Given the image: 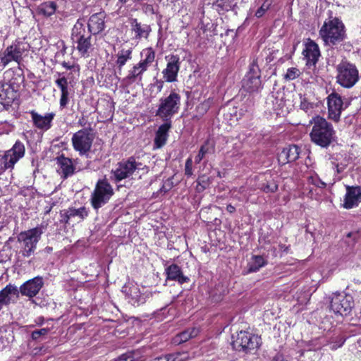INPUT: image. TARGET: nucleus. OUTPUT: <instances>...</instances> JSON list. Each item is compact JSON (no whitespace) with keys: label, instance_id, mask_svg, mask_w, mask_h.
<instances>
[{"label":"nucleus","instance_id":"nucleus-1","mask_svg":"<svg viewBox=\"0 0 361 361\" xmlns=\"http://www.w3.org/2000/svg\"><path fill=\"white\" fill-rule=\"evenodd\" d=\"M310 123L312 125L310 133L311 141L321 147H328L335 138V130L331 123L320 116L313 117Z\"/></svg>","mask_w":361,"mask_h":361},{"label":"nucleus","instance_id":"nucleus-2","mask_svg":"<svg viewBox=\"0 0 361 361\" xmlns=\"http://www.w3.org/2000/svg\"><path fill=\"white\" fill-rule=\"evenodd\" d=\"M5 74L4 80L0 82V104L7 109L18 97L23 78L10 71L6 72Z\"/></svg>","mask_w":361,"mask_h":361},{"label":"nucleus","instance_id":"nucleus-3","mask_svg":"<svg viewBox=\"0 0 361 361\" xmlns=\"http://www.w3.org/2000/svg\"><path fill=\"white\" fill-rule=\"evenodd\" d=\"M324 45L334 47L341 43L346 37L345 25L337 18L326 20L319 32Z\"/></svg>","mask_w":361,"mask_h":361},{"label":"nucleus","instance_id":"nucleus-4","mask_svg":"<svg viewBox=\"0 0 361 361\" xmlns=\"http://www.w3.org/2000/svg\"><path fill=\"white\" fill-rule=\"evenodd\" d=\"M141 57L142 59L135 64L128 71L127 75L122 79V82L125 85H130L137 80L142 81L143 73L147 71L154 61L155 52L151 47L146 48L141 51Z\"/></svg>","mask_w":361,"mask_h":361},{"label":"nucleus","instance_id":"nucleus-5","mask_svg":"<svg viewBox=\"0 0 361 361\" xmlns=\"http://www.w3.org/2000/svg\"><path fill=\"white\" fill-rule=\"evenodd\" d=\"M46 229V226L40 225L35 228L21 232L18 236V242L22 243V255L25 257L31 256L41 238L42 234Z\"/></svg>","mask_w":361,"mask_h":361},{"label":"nucleus","instance_id":"nucleus-6","mask_svg":"<svg viewBox=\"0 0 361 361\" xmlns=\"http://www.w3.org/2000/svg\"><path fill=\"white\" fill-rule=\"evenodd\" d=\"M180 106V96L177 92L172 91L169 96L159 99L156 116L164 121H170L171 118L178 112Z\"/></svg>","mask_w":361,"mask_h":361},{"label":"nucleus","instance_id":"nucleus-7","mask_svg":"<svg viewBox=\"0 0 361 361\" xmlns=\"http://www.w3.org/2000/svg\"><path fill=\"white\" fill-rule=\"evenodd\" d=\"M336 82L343 87L351 88L359 80V71L356 66L347 61H342L336 66Z\"/></svg>","mask_w":361,"mask_h":361},{"label":"nucleus","instance_id":"nucleus-8","mask_svg":"<svg viewBox=\"0 0 361 361\" xmlns=\"http://www.w3.org/2000/svg\"><path fill=\"white\" fill-rule=\"evenodd\" d=\"M261 345V338L247 331H240L232 341L233 348L246 354L251 353Z\"/></svg>","mask_w":361,"mask_h":361},{"label":"nucleus","instance_id":"nucleus-9","mask_svg":"<svg viewBox=\"0 0 361 361\" xmlns=\"http://www.w3.org/2000/svg\"><path fill=\"white\" fill-rule=\"evenodd\" d=\"M354 306V300L351 295L345 293H333L330 301V309L341 316L348 315Z\"/></svg>","mask_w":361,"mask_h":361},{"label":"nucleus","instance_id":"nucleus-10","mask_svg":"<svg viewBox=\"0 0 361 361\" xmlns=\"http://www.w3.org/2000/svg\"><path fill=\"white\" fill-rule=\"evenodd\" d=\"M25 154V146L20 142L16 141L13 147L7 150L0 157V173L7 169H12L16 163Z\"/></svg>","mask_w":361,"mask_h":361},{"label":"nucleus","instance_id":"nucleus-11","mask_svg":"<svg viewBox=\"0 0 361 361\" xmlns=\"http://www.w3.org/2000/svg\"><path fill=\"white\" fill-rule=\"evenodd\" d=\"M242 88L250 93L258 92L262 89L260 71L255 61L250 65L249 71L242 81Z\"/></svg>","mask_w":361,"mask_h":361},{"label":"nucleus","instance_id":"nucleus-12","mask_svg":"<svg viewBox=\"0 0 361 361\" xmlns=\"http://www.w3.org/2000/svg\"><path fill=\"white\" fill-rule=\"evenodd\" d=\"M73 39L77 43V49L82 55H88L92 48L91 35H85V29L82 23H77L73 28Z\"/></svg>","mask_w":361,"mask_h":361},{"label":"nucleus","instance_id":"nucleus-13","mask_svg":"<svg viewBox=\"0 0 361 361\" xmlns=\"http://www.w3.org/2000/svg\"><path fill=\"white\" fill-rule=\"evenodd\" d=\"M326 100L329 118L335 122L339 121L341 112L348 106V104L345 103L342 97L335 92L331 93Z\"/></svg>","mask_w":361,"mask_h":361},{"label":"nucleus","instance_id":"nucleus-14","mask_svg":"<svg viewBox=\"0 0 361 361\" xmlns=\"http://www.w3.org/2000/svg\"><path fill=\"white\" fill-rule=\"evenodd\" d=\"M71 141L73 149L82 156L90 152L93 142V136L86 130H80L73 134Z\"/></svg>","mask_w":361,"mask_h":361},{"label":"nucleus","instance_id":"nucleus-15","mask_svg":"<svg viewBox=\"0 0 361 361\" xmlns=\"http://www.w3.org/2000/svg\"><path fill=\"white\" fill-rule=\"evenodd\" d=\"M141 163L137 162L133 157L127 161H121L118 164L117 168L113 171L114 176L116 182L131 176L136 170L140 169Z\"/></svg>","mask_w":361,"mask_h":361},{"label":"nucleus","instance_id":"nucleus-16","mask_svg":"<svg viewBox=\"0 0 361 361\" xmlns=\"http://www.w3.org/2000/svg\"><path fill=\"white\" fill-rule=\"evenodd\" d=\"M167 61L166 67L162 71L164 80L168 82L177 80L178 73L180 70V57L178 55H168L165 56Z\"/></svg>","mask_w":361,"mask_h":361},{"label":"nucleus","instance_id":"nucleus-17","mask_svg":"<svg viewBox=\"0 0 361 361\" xmlns=\"http://www.w3.org/2000/svg\"><path fill=\"white\" fill-rule=\"evenodd\" d=\"M44 286V280L41 276H36L23 283L19 288L20 294L32 298L36 296Z\"/></svg>","mask_w":361,"mask_h":361},{"label":"nucleus","instance_id":"nucleus-18","mask_svg":"<svg viewBox=\"0 0 361 361\" xmlns=\"http://www.w3.org/2000/svg\"><path fill=\"white\" fill-rule=\"evenodd\" d=\"M20 297L18 288L11 283H8L0 291V310L4 307L10 304H15Z\"/></svg>","mask_w":361,"mask_h":361},{"label":"nucleus","instance_id":"nucleus-19","mask_svg":"<svg viewBox=\"0 0 361 361\" xmlns=\"http://www.w3.org/2000/svg\"><path fill=\"white\" fill-rule=\"evenodd\" d=\"M113 195V189L105 180H99L92 194V203H101L108 201Z\"/></svg>","mask_w":361,"mask_h":361},{"label":"nucleus","instance_id":"nucleus-20","mask_svg":"<svg viewBox=\"0 0 361 361\" xmlns=\"http://www.w3.org/2000/svg\"><path fill=\"white\" fill-rule=\"evenodd\" d=\"M55 159L59 166L58 171L62 178L66 179L75 173L76 160L66 157L63 154L56 157Z\"/></svg>","mask_w":361,"mask_h":361},{"label":"nucleus","instance_id":"nucleus-21","mask_svg":"<svg viewBox=\"0 0 361 361\" xmlns=\"http://www.w3.org/2000/svg\"><path fill=\"white\" fill-rule=\"evenodd\" d=\"M21 43H17L8 47L2 55H0L1 62L3 67H5L11 61L18 62L22 58L24 48Z\"/></svg>","mask_w":361,"mask_h":361},{"label":"nucleus","instance_id":"nucleus-22","mask_svg":"<svg viewBox=\"0 0 361 361\" xmlns=\"http://www.w3.org/2000/svg\"><path fill=\"white\" fill-rule=\"evenodd\" d=\"M30 114L31 115L34 126L39 130L44 131L51 128L52 121L55 116V114L53 112L41 115L35 110L30 111Z\"/></svg>","mask_w":361,"mask_h":361},{"label":"nucleus","instance_id":"nucleus-23","mask_svg":"<svg viewBox=\"0 0 361 361\" xmlns=\"http://www.w3.org/2000/svg\"><path fill=\"white\" fill-rule=\"evenodd\" d=\"M130 30L134 35L133 38L135 40H140L142 39H147L151 31L149 25L138 22L136 18L130 19Z\"/></svg>","mask_w":361,"mask_h":361},{"label":"nucleus","instance_id":"nucleus-24","mask_svg":"<svg viewBox=\"0 0 361 361\" xmlns=\"http://www.w3.org/2000/svg\"><path fill=\"white\" fill-rule=\"evenodd\" d=\"M302 54L308 66H314L320 56V51L318 44L313 40L309 39L305 44V48Z\"/></svg>","mask_w":361,"mask_h":361},{"label":"nucleus","instance_id":"nucleus-25","mask_svg":"<svg viewBox=\"0 0 361 361\" xmlns=\"http://www.w3.org/2000/svg\"><path fill=\"white\" fill-rule=\"evenodd\" d=\"M106 13L99 12L90 16L88 20V30L90 33L97 35L101 32L105 27Z\"/></svg>","mask_w":361,"mask_h":361},{"label":"nucleus","instance_id":"nucleus-26","mask_svg":"<svg viewBox=\"0 0 361 361\" xmlns=\"http://www.w3.org/2000/svg\"><path fill=\"white\" fill-rule=\"evenodd\" d=\"M123 292L126 293L133 305H139L143 304L146 301L147 296L144 293H141L137 285L130 286H125L123 287Z\"/></svg>","mask_w":361,"mask_h":361},{"label":"nucleus","instance_id":"nucleus-27","mask_svg":"<svg viewBox=\"0 0 361 361\" xmlns=\"http://www.w3.org/2000/svg\"><path fill=\"white\" fill-rule=\"evenodd\" d=\"M300 148L297 145H290L284 148L279 154V160L283 164L293 162L299 158Z\"/></svg>","mask_w":361,"mask_h":361},{"label":"nucleus","instance_id":"nucleus-28","mask_svg":"<svg viewBox=\"0 0 361 361\" xmlns=\"http://www.w3.org/2000/svg\"><path fill=\"white\" fill-rule=\"evenodd\" d=\"M58 75L59 78L56 80L55 82L61 92L60 106L64 108L68 102V80L63 74L59 73Z\"/></svg>","mask_w":361,"mask_h":361},{"label":"nucleus","instance_id":"nucleus-29","mask_svg":"<svg viewBox=\"0 0 361 361\" xmlns=\"http://www.w3.org/2000/svg\"><path fill=\"white\" fill-rule=\"evenodd\" d=\"M167 279L176 281L183 284L188 281L189 279L183 276L180 268L177 264H171L166 269Z\"/></svg>","mask_w":361,"mask_h":361},{"label":"nucleus","instance_id":"nucleus-30","mask_svg":"<svg viewBox=\"0 0 361 361\" xmlns=\"http://www.w3.org/2000/svg\"><path fill=\"white\" fill-rule=\"evenodd\" d=\"M171 127V121H165L159 127L154 139V143L157 147H161L165 145L168 137V132Z\"/></svg>","mask_w":361,"mask_h":361},{"label":"nucleus","instance_id":"nucleus-31","mask_svg":"<svg viewBox=\"0 0 361 361\" xmlns=\"http://www.w3.org/2000/svg\"><path fill=\"white\" fill-rule=\"evenodd\" d=\"M257 187L264 192H274L278 188V185L271 176H262L258 178Z\"/></svg>","mask_w":361,"mask_h":361},{"label":"nucleus","instance_id":"nucleus-32","mask_svg":"<svg viewBox=\"0 0 361 361\" xmlns=\"http://www.w3.org/2000/svg\"><path fill=\"white\" fill-rule=\"evenodd\" d=\"M345 203L361 202V187L347 186Z\"/></svg>","mask_w":361,"mask_h":361},{"label":"nucleus","instance_id":"nucleus-33","mask_svg":"<svg viewBox=\"0 0 361 361\" xmlns=\"http://www.w3.org/2000/svg\"><path fill=\"white\" fill-rule=\"evenodd\" d=\"M87 216V212L85 207L79 209L70 208L68 211L61 214V221L67 224L71 217L78 216L80 219Z\"/></svg>","mask_w":361,"mask_h":361},{"label":"nucleus","instance_id":"nucleus-34","mask_svg":"<svg viewBox=\"0 0 361 361\" xmlns=\"http://www.w3.org/2000/svg\"><path fill=\"white\" fill-rule=\"evenodd\" d=\"M56 8L57 4L56 2L48 1L41 4L37 8V11L39 14L45 17H50L55 13Z\"/></svg>","mask_w":361,"mask_h":361},{"label":"nucleus","instance_id":"nucleus-35","mask_svg":"<svg viewBox=\"0 0 361 361\" xmlns=\"http://www.w3.org/2000/svg\"><path fill=\"white\" fill-rule=\"evenodd\" d=\"M132 49H122L117 54L116 66L118 69V73L121 74L123 67L126 62L132 58Z\"/></svg>","mask_w":361,"mask_h":361},{"label":"nucleus","instance_id":"nucleus-36","mask_svg":"<svg viewBox=\"0 0 361 361\" xmlns=\"http://www.w3.org/2000/svg\"><path fill=\"white\" fill-rule=\"evenodd\" d=\"M267 264V261L264 259L262 256L260 255H254L252 256L250 262H249L248 271L249 272H256L259 270L260 268L265 266Z\"/></svg>","mask_w":361,"mask_h":361},{"label":"nucleus","instance_id":"nucleus-37","mask_svg":"<svg viewBox=\"0 0 361 361\" xmlns=\"http://www.w3.org/2000/svg\"><path fill=\"white\" fill-rule=\"evenodd\" d=\"M214 152V145L210 143L209 140L206 141L200 149L198 154L195 159V162L199 164L208 154H212Z\"/></svg>","mask_w":361,"mask_h":361},{"label":"nucleus","instance_id":"nucleus-38","mask_svg":"<svg viewBox=\"0 0 361 361\" xmlns=\"http://www.w3.org/2000/svg\"><path fill=\"white\" fill-rule=\"evenodd\" d=\"M212 178L206 175H201L197 179L196 190L201 192L207 188L212 183Z\"/></svg>","mask_w":361,"mask_h":361},{"label":"nucleus","instance_id":"nucleus-39","mask_svg":"<svg viewBox=\"0 0 361 361\" xmlns=\"http://www.w3.org/2000/svg\"><path fill=\"white\" fill-rule=\"evenodd\" d=\"M139 357L137 351H128L118 357L114 361H135Z\"/></svg>","mask_w":361,"mask_h":361},{"label":"nucleus","instance_id":"nucleus-40","mask_svg":"<svg viewBox=\"0 0 361 361\" xmlns=\"http://www.w3.org/2000/svg\"><path fill=\"white\" fill-rule=\"evenodd\" d=\"M300 71L295 67L290 68L287 70L286 73L284 75V78L286 80H293L298 78L300 75Z\"/></svg>","mask_w":361,"mask_h":361},{"label":"nucleus","instance_id":"nucleus-41","mask_svg":"<svg viewBox=\"0 0 361 361\" xmlns=\"http://www.w3.org/2000/svg\"><path fill=\"white\" fill-rule=\"evenodd\" d=\"M49 329L48 328H42L33 331L31 334V338L34 341H37L40 338L45 336L49 333Z\"/></svg>","mask_w":361,"mask_h":361},{"label":"nucleus","instance_id":"nucleus-42","mask_svg":"<svg viewBox=\"0 0 361 361\" xmlns=\"http://www.w3.org/2000/svg\"><path fill=\"white\" fill-rule=\"evenodd\" d=\"M171 361H188L189 360V355L188 353H176L170 354Z\"/></svg>","mask_w":361,"mask_h":361},{"label":"nucleus","instance_id":"nucleus-43","mask_svg":"<svg viewBox=\"0 0 361 361\" xmlns=\"http://www.w3.org/2000/svg\"><path fill=\"white\" fill-rule=\"evenodd\" d=\"M270 6L271 2L268 0H266L260 6V8H259L257 10L255 13V16L257 18H261L262 16H263L265 12L269 8Z\"/></svg>","mask_w":361,"mask_h":361},{"label":"nucleus","instance_id":"nucleus-44","mask_svg":"<svg viewBox=\"0 0 361 361\" xmlns=\"http://www.w3.org/2000/svg\"><path fill=\"white\" fill-rule=\"evenodd\" d=\"M190 338H191L190 336L189 335L188 331L185 330L176 336L175 342L178 343H184L188 341Z\"/></svg>","mask_w":361,"mask_h":361},{"label":"nucleus","instance_id":"nucleus-45","mask_svg":"<svg viewBox=\"0 0 361 361\" xmlns=\"http://www.w3.org/2000/svg\"><path fill=\"white\" fill-rule=\"evenodd\" d=\"M185 174L187 176H191L193 174L192 171V160L190 157L188 158L185 164Z\"/></svg>","mask_w":361,"mask_h":361},{"label":"nucleus","instance_id":"nucleus-46","mask_svg":"<svg viewBox=\"0 0 361 361\" xmlns=\"http://www.w3.org/2000/svg\"><path fill=\"white\" fill-rule=\"evenodd\" d=\"M216 4L219 7H221L226 11L231 9L233 6H235L236 4V3H228L227 1H224L223 0H216Z\"/></svg>","mask_w":361,"mask_h":361},{"label":"nucleus","instance_id":"nucleus-47","mask_svg":"<svg viewBox=\"0 0 361 361\" xmlns=\"http://www.w3.org/2000/svg\"><path fill=\"white\" fill-rule=\"evenodd\" d=\"M300 108L307 112L308 110L312 108V104L307 102L305 97H302L300 96Z\"/></svg>","mask_w":361,"mask_h":361},{"label":"nucleus","instance_id":"nucleus-48","mask_svg":"<svg viewBox=\"0 0 361 361\" xmlns=\"http://www.w3.org/2000/svg\"><path fill=\"white\" fill-rule=\"evenodd\" d=\"M173 181L171 179H167L163 184L162 188H161V191H164V192L171 190L173 188Z\"/></svg>","mask_w":361,"mask_h":361},{"label":"nucleus","instance_id":"nucleus-49","mask_svg":"<svg viewBox=\"0 0 361 361\" xmlns=\"http://www.w3.org/2000/svg\"><path fill=\"white\" fill-rule=\"evenodd\" d=\"M151 361H171L170 354H166L162 356L157 357Z\"/></svg>","mask_w":361,"mask_h":361},{"label":"nucleus","instance_id":"nucleus-50","mask_svg":"<svg viewBox=\"0 0 361 361\" xmlns=\"http://www.w3.org/2000/svg\"><path fill=\"white\" fill-rule=\"evenodd\" d=\"M189 333V335L190 336V338H194L197 336L199 333V329L196 328H192L187 330Z\"/></svg>","mask_w":361,"mask_h":361},{"label":"nucleus","instance_id":"nucleus-51","mask_svg":"<svg viewBox=\"0 0 361 361\" xmlns=\"http://www.w3.org/2000/svg\"><path fill=\"white\" fill-rule=\"evenodd\" d=\"M62 66L66 68V69H71L72 68H73V66L72 65H70L68 63L66 62V61H63L62 63Z\"/></svg>","mask_w":361,"mask_h":361},{"label":"nucleus","instance_id":"nucleus-52","mask_svg":"<svg viewBox=\"0 0 361 361\" xmlns=\"http://www.w3.org/2000/svg\"><path fill=\"white\" fill-rule=\"evenodd\" d=\"M226 209L228 212L233 213L235 210V208L232 204H228Z\"/></svg>","mask_w":361,"mask_h":361},{"label":"nucleus","instance_id":"nucleus-53","mask_svg":"<svg viewBox=\"0 0 361 361\" xmlns=\"http://www.w3.org/2000/svg\"><path fill=\"white\" fill-rule=\"evenodd\" d=\"M318 183H314L316 185H317L318 187H320V186H322V187H324L326 185V183H324V182H322L321 180H318L317 181Z\"/></svg>","mask_w":361,"mask_h":361},{"label":"nucleus","instance_id":"nucleus-54","mask_svg":"<svg viewBox=\"0 0 361 361\" xmlns=\"http://www.w3.org/2000/svg\"><path fill=\"white\" fill-rule=\"evenodd\" d=\"M342 205H343V208H345L346 209H350L353 208L355 204H342Z\"/></svg>","mask_w":361,"mask_h":361},{"label":"nucleus","instance_id":"nucleus-55","mask_svg":"<svg viewBox=\"0 0 361 361\" xmlns=\"http://www.w3.org/2000/svg\"><path fill=\"white\" fill-rule=\"evenodd\" d=\"M118 2H119L121 5L124 4L127 1V0H118Z\"/></svg>","mask_w":361,"mask_h":361},{"label":"nucleus","instance_id":"nucleus-56","mask_svg":"<svg viewBox=\"0 0 361 361\" xmlns=\"http://www.w3.org/2000/svg\"><path fill=\"white\" fill-rule=\"evenodd\" d=\"M94 206V207L95 209H98L99 207H100L101 204H92Z\"/></svg>","mask_w":361,"mask_h":361},{"label":"nucleus","instance_id":"nucleus-57","mask_svg":"<svg viewBox=\"0 0 361 361\" xmlns=\"http://www.w3.org/2000/svg\"><path fill=\"white\" fill-rule=\"evenodd\" d=\"M352 235H353V233H348L347 236H348V237H350Z\"/></svg>","mask_w":361,"mask_h":361},{"label":"nucleus","instance_id":"nucleus-58","mask_svg":"<svg viewBox=\"0 0 361 361\" xmlns=\"http://www.w3.org/2000/svg\"><path fill=\"white\" fill-rule=\"evenodd\" d=\"M218 176L221 177V173L219 171L218 172Z\"/></svg>","mask_w":361,"mask_h":361},{"label":"nucleus","instance_id":"nucleus-59","mask_svg":"<svg viewBox=\"0 0 361 361\" xmlns=\"http://www.w3.org/2000/svg\"><path fill=\"white\" fill-rule=\"evenodd\" d=\"M51 207L49 208V209L47 210V212H49L51 210Z\"/></svg>","mask_w":361,"mask_h":361}]
</instances>
